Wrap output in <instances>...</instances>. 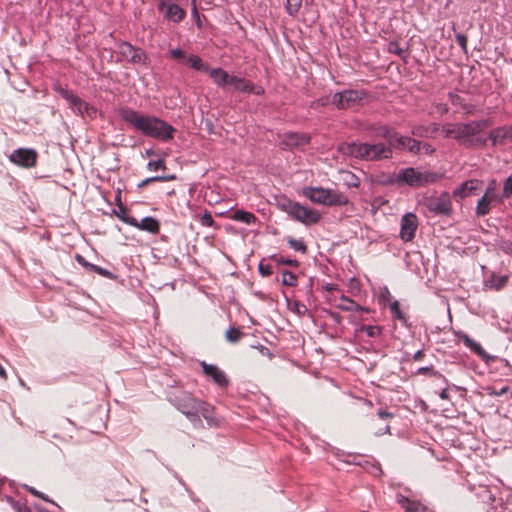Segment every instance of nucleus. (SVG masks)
Here are the masks:
<instances>
[{"label":"nucleus","mask_w":512,"mask_h":512,"mask_svg":"<svg viewBox=\"0 0 512 512\" xmlns=\"http://www.w3.org/2000/svg\"><path fill=\"white\" fill-rule=\"evenodd\" d=\"M119 116L133 129L162 142L174 138L175 128L166 121L152 115L143 114L132 108H121Z\"/></svg>","instance_id":"obj_1"},{"label":"nucleus","mask_w":512,"mask_h":512,"mask_svg":"<svg viewBox=\"0 0 512 512\" xmlns=\"http://www.w3.org/2000/svg\"><path fill=\"white\" fill-rule=\"evenodd\" d=\"M338 150L359 160L379 161L392 157V148L384 143H342Z\"/></svg>","instance_id":"obj_2"},{"label":"nucleus","mask_w":512,"mask_h":512,"mask_svg":"<svg viewBox=\"0 0 512 512\" xmlns=\"http://www.w3.org/2000/svg\"><path fill=\"white\" fill-rule=\"evenodd\" d=\"M491 124L489 119L471 121L469 123L446 124L442 127V132L446 138H454L460 142H470L471 137L491 126Z\"/></svg>","instance_id":"obj_3"},{"label":"nucleus","mask_w":512,"mask_h":512,"mask_svg":"<svg viewBox=\"0 0 512 512\" xmlns=\"http://www.w3.org/2000/svg\"><path fill=\"white\" fill-rule=\"evenodd\" d=\"M278 207L291 215L295 220L305 224L312 225L319 222L321 215L318 211L302 206L297 202L287 199L284 194L281 197L275 196Z\"/></svg>","instance_id":"obj_4"},{"label":"nucleus","mask_w":512,"mask_h":512,"mask_svg":"<svg viewBox=\"0 0 512 512\" xmlns=\"http://www.w3.org/2000/svg\"><path fill=\"white\" fill-rule=\"evenodd\" d=\"M440 178L441 176L435 172L421 171L411 167L400 170L396 176L398 182L406 183L413 188L434 183Z\"/></svg>","instance_id":"obj_5"},{"label":"nucleus","mask_w":512,"mask_h":512,"mask_svg":"<svg viewBox=\"0 0 512 512\" xmlns=\"http://www.w3.org/2000/svg\"><path fill=\"white\" fill-rule=\"evenodd\" d=\"M366 95L363 90L348 89L335 93L332 96L331 103L340 110L351 109L361 105Z\"/></svg>","instance_id":"obj_6"},{"label":"nucleus","mask_w":512,"mask_h":512,"mask_svg":"<svg viewBox=\"0 0 512 512\" xmlns=\"http://www.w3.org/2000/svg\"><path fill=\"white\" fill-rule=\"evenodd\" d=\"M200 401L201 400L194 398L188 392H180L173 399V403L177 409L185 414L190 420H192L193 417H197V407H199Z\"/></svg>","instance_id":"obj_7"},{"label":"nucleus","mask_w":512,"mask_h":512,"mask_svg":"<svg viewBox=\"0 0 512 512\" xmlns=\"http://www.w3.org/2000/svg\"><path fill=\"white\" fill-rule=\"evenodd\" d=\"M117 52L122 59L132 64H145L147 60V55L141 48L134 47L126 41L117 44Z\"/></svg>","instance_id":"obj_8"},{"label":"nucleus","mask_w":512,"mask_h":512,"mask_svg":"<svg viewBox=\"0 0 512 512\" xmlns=\"http://www.w3.org/2000/svg\"><path fill=\"white\" fill-rule=\"evenodd\" d=\"M421 204L425 206L430 212L435 214L448 215L451 211V201L448 194L431 195L425 197Z\"/></svg>","instance_id":"obj_9"},{"label":"nucleus","mask_w":512,"mask_h":512,"mask_svg":"<svg viewBox=\"0 0 512 512\" xmlns=\"http://www.w3.org/2000/svg\"><path fill=\"white\" fill-rule=\"evenodd\" d=\"M157 9L163 14L164 19L169 22L180 23L186 17V11L172 0L160 1Z\"/></svg>","instance_id":"obj_10"},{"label":"nucleus","mask_w":512,"mask_h":512,"mask_svg":"<svg viewBox=\"0 0 512 512\" xmlns=\"http://www.w3.org/2000/svg\"><path fill=\"white\" fill-rule=\"evenodd\" d=\"M37 152L31 148H18L9 155V160L22 168H32L37 162Z\"/></svg>","instance_id":"obj_11"},{"label":"nucleus","mask_w":512,"mask_h":512,"mask_svg":"<svg viewBox=\"0 0 512 512\" xmlns=\"http://www.w3.org/2000/svg\"><path fill=\"white\" fill-rule=\"evenodd\" d=\"M311 202L323 207L343 206L349 203L346 194H308Z\"/></svg>","instance_id":"obj_12"},{"label":"nucleus","mask_w":512,"mask_h":512,"mask_svg":"<svg viewBox=\"0 0 512 512\" xmlns=\"http://www.w3.org/2000/svg\"><path fill=\"white\" fill-rule=\"evenodd\" d=\"M418 228L417 216L413 213H406L401 219L400 237L405 242H410L414 239L416 230Z\"/></svg>","instance_id":"obj_13"},{"label":"nucleus","mask_w":512,"mask_h":512,"mask_svg":"<svg viewBox=\"0 0 512 512\" xmlns=\"http://www.w3.org/2000/svg\"><path fill=\"white\" fill-rule=\"evenodd\" d=\"M201 366L203 368L204 374L211 378L219 387H227L229 384V380L223 370H221L218 366L213 364H208L206 362H202Z\"/></svg>","instance_id":"obj_14"},{"label":"nucleus","mask_w":512,"mask_h":512,"mask_svg":"<svg viewBox=\"0 0 512 512\" xmlns=\"http://www.w3.org/2000/svg\"><path fill=\"white\" fill-rule=\"evenodd\" d=\"M126 224L152 234H158L160 231V223L153 217H145L141 221H138L136 218L128 219L126 220Z\"/></svg>","instance_id":"obj_15"},{"label":"nucleus","mask_w":512,"mask_h":512,"mask_svg":"<svg viewBox=\"0 0 512 512\" xmlns=\"http://www.w3.org/2000/svg\"><path fill=\"white\" fill-rule=\"evenodd\" d=\"M310 142V136L304 133L290 132L286 133L281 142L282 146L287 149L303 147Z\"/></svg>","instance_id":"obj_16"},{"label":"nucleus","mask_w":512,"mask_h":512,"mask_svg":"<svg viewBox=\"0 0 512 512\" xmlns=\"http://www.w3.org/2000/svg\"><path fill=\"white\" fill-rule=\"evenodd\" d=\"M229 85L238 92L254 93L256 95L264 93L262 88L256 90L254 84L251 81L234 75H231Z\"/></svg>","instance_id":"obj_17"},{"label":"nucleus","mask_w":512,"mask_h":512,"mask_svg":"<svg viewBox=\"0 0 512 512\" xmlns=\"http://www.w3.org/2000/svg\"><path fill=\"white\" fill-rule=\"evenodd\" d=\"M489 139L493 145H504L512 142V125L493 129L489 134Z\"/></svg>","instance_id":"obj_18"},{"label":"nucleus","mask_w":512,"mask_h":512,"mask_svg":"<svg viewBox=\"0 0 512 512\" xmlns=\"http://www.w3.org/2000/svg\"><path fill=\"white\" fill-rule=\"evenodd\" d=\"M400 149V150H408L409 152H412L414 154H418L421 152V142L405 136H400L398 134L394 145L392 148Z\"/></svg>","instance_id":"obj_19"},{"label":"nucleus","mask_w":512,"mask_h":512,"mask_svg":"<svg viewBox=\"0 0 512 512\" xmlns=\"http://www.w3.org/2000/svg\"><path fill=\"white\" fill-rule=\"evenodd\" d=\"M200 415H202L209 425H218V420L214 414V408L208 403L200 401L199 407H197V417H193L191 421L199 420Z\"/></svg>","instance_id":"obj_20"},{"label":"nucleus","mask_w":512,"mask_h":512,"mask_svg":"<svg viewBox=\"0 0 512 512\" xmlns=\"http://www.w3.org/2000/svg\"><path fill=\"white\" fill-rule=\"evenodd\" d=\"M458 338L464 343L466 347H468L472 352H474L477 356H479L483 360H487L489 355L483 349V347L471 339L467 334L460 333L458 334Z\"/></svg>","instance_id":"obj_21"},{"label":"nucleus","mask_w":512,"mask_h":512,"mask_svg":"<svg viewBox=\"0 0 512 512\" xmlns=\"http://www.w3.org/2000/svg\"><path fill=\"white\" fill-rule=\"evenodd\" d=\"M208 75L220 88H225L227 85H229L231 75L222 68H212Z\"/></svg>","instance_id":"obj_22"},{"label":"nucleus","mask_w":512,"mask_h":512,"mask_svg":"<svg viewBox=\"0 0 512 512\" xmlns=\"http://www.w3.org/2000/svg\"><path fill=\"white\" fill-rule=\"evenodd\" d=\"M335 306L343 311H349V312H356L361 311L363 308L357 304L354 300L350 299L349 297H346L342 295L339 298V302H337V299H334Z\"/></svg>","instance_id":"obj_23"},{"label":"nucleus","mask_w":512,"mask_h":512,"mask_svg":"<svg viewBox=\"0 0 512 512\" xmlns=\"http://www.w3.org/2000/svg\"><path fill=\"white\" fill-rule=\"evenodd\" d=\"M186 63L191 67L192 69L196 71H201L209 74V71L212 69L209 67L207 63H205L201 57L198 55L191 54L187 57Z\"/></svg>","instance_id":"obj_24"},{"label":"nucleus","mask_w":512,"mask_h":512,"mask_svg":"<svg viewBox=\"0 0 512 512\" xmlns=\"http://www.w3.org/2000/svg\"><path fill=\"white\" fill-rule=\"evenodd\" d=\"M398 503L407 512H420V511H424L426 509L419 501L410 500L404 496H401L399 498Z\"/></svg>","instance_id":"obj_25"},{"label":"nucleus","mask_w":512,"mask_h":512,"mask_svg":"<svg viewBox=\"0 0 512 512\" xmlns=\"http://www.w3.org/2000/svg\"><path fill=\"white\" fill-rule=\"evenodd\" d=\"M115 201L117 204V208L113 209V214L118 217L121 221L126 223V220L133 219L134 217H131L128 215V209L127 207L122 203L121 200V194L115 195Z\"/></svg>","instance_id":"obj_26"},{"label":"nucleus","mask_w":512,"mask_h":512,"mask_svg":"<svg viewBox=\"0 0 512 512\" xmlns=\"http://www.w3.org/2000/svg\"><path fill=\"white\" fill-rule=\"evenodd\" d=\"M484 182L478 179H471L465 181L461 184V186L456 189L454 192H474L477 190L484 189Z\"/></svg>","instance_id":"obj_27"},{"label":"nucleus","mask_w":512,"mask_h":512,"mask_svg":"<svg viewBox=\"0 0 512 512\" xmlns=\"http://www.w3.org/2000/svg\"><path fill=\"white\" fill-rule=\"evenodd\" d=\"M230 218L232 220H235L238 222H243L248 225L255 223L257 220L256 216L253 213L243 211V210H237V211L233 212L230 215Z\"/></svg>","instance_id":"obj_28"},{"label":"nucleus","mask_w":512,"mask_h":512,"mask_svg":"<svg viewBox=\"0 0 512 512\" xmlns=\"http://www.w3.org/2000/svg\"><path fill=\"white\" fill-rule=\"evenodd\" d=\"M493 200V194H483V197L478 201L477 214L486 215L490 211V204Z\"/></svg>","instance_id":"obj_29"},{"label":"nucleus","mask_w":512,"mask_h":512,"mask_svg":"<svg viewBox=\"0 0 512 512\" xmlns=\"http://www.w3.org/2000/svg\"><path fill=\"white\" fill-rule=\"evenodd\" d=\"M379 135L382 136L383 138H385L388 141L387 145L392 148V146L394 145V142L398 136V133L393 131L392 129H390L387 126H383L379 129Z\"/></svg>","instance_id":"obj_30"},{"label":"nucleus","mask_w":512,"mask_h":512,"mask_svg":"<svg viewBox=\"0 0 512 512\" xmlns=\"http://www.w3.org/2000/svg\"><path fill=\"white\" fill-rule=\"evenodd\" d=\"M243 332L240 328L231 327L225 333V338L230 343H237L243 337Z\"/></svg>","instance_id":"obj_31"},{"label":"nucleus","mask_w":512,"mask_h":512,"mask_svg":"<svg viewBox=\"0 0 512 512\" xmlns=\"http://www.w3.org/2000/svg\"><path fill=\"white\" fill-rule=\"evenodd\" d=\"M287 243L290 248L294 249L295 251L301 252L303 254L307 253L308 248L303 240L288 237Z\"/></svg>","instance_id":"obj_32"},{"label":"nucleus","mask_w":512,"mask_h":512,"mask_svg":"<svg viewBox=\"0 0 512 512\" xmlns=\"http://www.w3.org/2000/svg\"><path fill=\"white\" fill-rule=\"evenodd\" d=\"M490 287L495 290H501L508 282L507 276H492L490 279Z\"/></svg>","instance_id":"obj_33"},{"label":"nucleus","mask_w":512,"mask_h":512,"mask_svg":"<svg viewBox=\"0 0 512 512\" xmlns=\"http://www.w3.org/2000/svg\"><path fill=\"white\" fill-rule=\"evenodd\" d=\"M282 284L285 286L294 287L297 285V276L290 271H283L282 273Z\"/></svg>","instance_id":"obj_34"},{"label":"nucleus","mask_w":512,"mask_h":512,"mask_svg":"<svg viewBox=\"0 0 512 512\" xmlns=\"http://www.w3.org/2000/svg\"><path fill=\"white\" fill-rule=\"evenodd\" d=\"M390 310H391L392 316L394 318H396V319H398L400 321H403V322L406 321L405 314L401 311L400 303L397 300L393 301L390 304Z\"/></svg>","instance_id":"obj_35"},{"label":"nucleus","mask_w":512,"mask_h":512,"mask_svg":"<svg viewBox=\"0 0 512 512\" xmlns=\"http://www.w3.org/2000/svg\"><path fill=\"white\" fill-rule=\"evenodd\" d=\"M303 0H287L286 9L291 16H295L302 6Z\"/></svg>","instance_id":"obj_36"},{"label":"nucleus","mask_w":512,"mask_h":512,"mask_svg":"<svg viewBox=\"0 0 512 512\" xmlns=\"http://www.w3.org/2000/svg\"><path fill=\"white\" fill-rule=\"evenodd\" d=\"M418 374H421V375L430 374L431 376L442 379L445 383H447V379L439 372L434 371L432 367H421L418 369Z\"/></svg>","instance_id":"obj_37"},{"label":"nucleus","mask_w":512,"mask_h":512,"mask_svg":"<svg viewBox=\"0 0 512 512\" xmlns=\"http://www.w3.org/2000/svg\"><path fill=\"white\" fill-rule=\"evenodd\" d=\"M412 134L417 137H426L427 138L430 136V127L423 126V125L415 126L412 129Z\"/></svg>","instance_id":"obj_38"},{"label":"nucleus","mask_w":512,"mask_h":512,"mask_svg":"<svg viewBox=\"0 0 512 512\" xmlns=\"http://www.w3.org/2000/svg\"><path fill=\"white\" fill-rule=\"evenodd\" d=\"M388 51L400 57H405V55L407 54V51L401 48L397 42H390L388 45Z\"/></svg>","instance_id":"obj_39"},{"label":"nucleus","mask_w":512,"mask_h":512,"mask_svg":"<svg viewBox=\"0 0 512 512\" xmlns=\"http://www.w3.org/2000/svg\"><path fill=\"white\" fill-rule=\"evenodd\" d=\"M258 269H259L260 274L264 277H268V276L272 275V273H273L272 265L269 263H265L264 261H261L259 263Z\"/></svg>","instance_id":"obj_40"},{"label":"nucleus","mask_w":512,"mask_h":512,"mask_svg":"<svg viewBox=\"0 0 512 512\" xmlns=\"http://www.w3.org/2000/svg\"><path fill=\"white\" fill-rule=\"evenodd\" d=\"M343 175V180L349 185V186H352V187H357L358 186V178L352 174L351 172H343L342 173Z\"/></svg>","instance_id":"obj_41"},{"label":"nucleus","mask_w":512,"mask_h":512,"mask_svg":"<svg viewBox=\"0 0 512 512\" xmlns=\"http://www.w3.org/2000/svg\"><path fill=\"white\" fill-rule=\"evenodd\" d=\"M363 330L366 332L369 337H378L381 335L382 329L379 326L368 325L363 327Z\"/></svg>","instance_id":"obj_42"},{"label":"nucleus","mask_w":512,"mask_h":512,"mask_svg":"<svg viewBox=\"0 0 512 512\" xmlns=\"http://www.w3.org/2000/svg\"><path fill=\"white\" fill-rule=\"evenodd\" d=\"M169 56L172 58V59H175L177 61H183V62H186V59L187 57L185 56V53L182 49L180 48H175V49H172L169 53Z\"/></svg>","instance_id":"obj_43"},{"label":"nucleus","mask_w":512,"mask_h":512,"mask_svg":"<svg viewBox=\"0 0 512 512\" xmlns=\"http://www.w3.org/2000/svg\"><path fill=\"white\" fill-rule=\"evenodd\" d=\"M59 93L61 95L62 98H64L68 104L70 105L73 101L76 100V98L78 97L77 95H75L73 93V91L71 90H68V89H60L59 90Z\"/></svg>","instance_id":"obj_44"},{"label":"nucleus","mask_w":512,"mask_h":512,"mask_svg":"<svg viewBox=\"0 0 512 512\" xmlns=\"http://www.w3.org/2000/svg\"><path fill=\"white\" fill-rule=\"evenodd\" d=\"M89 269L101 276H104V277H107V278H112V273L100 266H97V265H94V264H90L89 265Z\"/></svg>","instance_id":"obj_45"},{"label":"nucleus","mask_w":512,"mask_h":512,"mask_svg":"<svg viewBox=\"0 0 512 512\" xmlns=\"http://www.w3.org/2000/svg\"><path fill=\"white\" fill-rule=\"evenodd\" d=\"M273 259L275 261H277L279 264H285V265L294 266V267H297L299 265V262L297 260L287 259V258H284L283 256L274 255Z\"/></svg>","instance_id":"obj_46"},{"label":"nucleus","mask_w":512,"mask_h":512,"mask_svg":"<svg viewBox=\"0 0 512 512\" xmlns=\"http://www.w3.org/2000/svg\"><path fill=\"white\" fill-rule=\"evenodd\" d=\"M456 41L463 50V52L467 53L468 47H467V36L462 33L456 34Z\"/></svg>","instance_id":"obj_47"},{"label":"nucleus","mask_w":512,"mask_h":512,"mask_svg":"<svg viewBox=\"0 0 512 512\" xmlns=\"http://www.w3.org/2000/svg\"><path fill=\"white\" fill-rule=\"evenodd\" d=\"M75 113H77L81 116H85V115L91 116V113H95V110L87 102L84 101V106H82L81 108H78Z\"/></svg>","instance_id":"obj_48"},{"label":"nucleus","mask_w":512,"mask_h":512,"mask_svg":"<svg viewBox=\"0 0 512 512\" xmlns=\"http://www.w3.org/2000/svg\"><path fill=\"white\" fill-rule=\"evenodd\" d=\"M200 222L203 226L211 227L214 224V220L210 213H204L201 216Z\"/></svg>","instance_id":"obj_49"},{"label":"nucleus","mask_w":512,"mask_h":512,"mask_svg":"<svg viewBox=\"0 0 512 512\" xmlns=\"http://www.w3.org/2000/svg\"><path fill=\"white\" fill-rule=\"evenodd\" d=\"M148 168L151 171H157L160 168H164V161L162 159H158L155 161H150L148 163Z\"/></svg>","instance_id":"obj_50"},{"label":"nucleus","mask_w":512,"mask_h":512,"mask_svg":"<svg viewBox=\"0 0 512 512\" xmlns=\"http://www.w3.org/2000/svg\"><path fill=\"white\" fill-rule=\"evenodd\" d=\"M329 98L328 97H322L314 102H312L311 104V107L312 108H318L320 106H326L328 103H329Z\"/></svg>","instance_id":"obj_51"},{"label":"nucleus","mask_w":512,"mask_h":512,"mask_svg":"<svg viewBox=\"0 0 512 512\" xmlns=\"http://www.w3.org/2000/svg\"><path fill=\"white\" fill-rule=\"evenodd\" d=\"M28 492L44 501H49V499L40 491L36 490L34 487H28Z\"/></svg>","instance_id":"obj_52"},{"label":"nucleus","mask_w":512,"mask_h":512,"mask_svg":"<svg viewBox=\"0 0 512 512\" xmlns=\"http://www.w3.org/2000/svg\"><path fill=\"white\" fill-rule=\"evenodd\" d=\"M498 188V183L495 179L489 181L487 186L484 189V192H495Z\"/></svg>","instance_id":"obj_53"},{"label":"nucleus","mask_w":512,"mask_h":512,"mask_svg":"<svg viewBox=\"0 0 512 512\" xmlns=\"http://www.w3.org/2000/svg\"><path fill=\"white\" fill-rule=\"evenodd\" d=\"M69 106L74 112H76L78 108L84 106V101L80 97H77Z\"/></svg>","instance_id":"obj_54"},{"label":"nucleus","mask_w":512,"mask_h":512,"mask_svg":"<svg viewBox=\"0 0 512 512\" xmlns=\"http://www.w3.org/2000/svg\"><path fill=\"white\" fill-rule=\"evenodd\" d=\"M502 192H512V174L506 178Z\"/></svg>","instance_id":"obj_55"},{"label":"nucleus","mask_w":512,"mask_h":512,"mask_svg":"<svg viewBox=\"0 0 512 512\" xmlns=\"http://www.w3.org/2000/svg\"><path fill=\"white\" fill-rule=\"evenodd\" d=\"M507 391H508V387L507 386L503 387L499 391H496L494 388H489V395H491V396H501V395L507 393Z\"/></svg>","instance_id":"obj_56"},{"label":"nucleus","mask_w":512,"mask_h":512,"mask_svg":"<svg viewBox=\"0 0 512 512\" xmlns=\"http://www.w3.org/2000/svg\"><path fill=\"white\" fill-rule=\"evenodd\" d=\"M421 151H423L425 154L430 155L434 153L435 149L430 144L421 142Z\"/></svg>","instance_id":"obj_57"},{"label":"nucleus","mask_w":512,"mask_h":512,"mask_svg":"<svg viewBox=\"0 0 512 512\" xmlns=\"http://www.w3.org/2000/svg\"><path fill=\"white\" fill-rule=\"evenodd\" d=\"M302 192H317V193H320V192H331L329 189H324V188H321V187H308V188H304Z\"/></svg>","instance_id":"obj_58"},{"label":"nucleus","mask_w":512,"mask_h":512,"mask_svg":"<svg viewBox=\"0 0 512 512\" xmlns=\"http://www.w3.org/2000/svg\"><path fill=\"white\" fill-rule=\"evenodd\" d=\"M378 416L380 419H383V420H386V419H390L393 417V414L386 411V410H379L378 411Z\"/></svg>","instance_id":"obj_59"},{"label":"nucleus","mask_w":512,"mask_h":512,"mask_svg":"<svg viewBox=\"0 0 512 512\" xmlns=\"http://www.w3.org/2000/svg\"><path fill=\"white\" fill-rule=\"evenodd\" d=\"M501 249L507 253L512 255V242H504L501 246Z\"/></svg>","instance_id":"obj_60"},{"label":"nucleus","mask_w":512,"mask_h":512,"mask_svg":"<svg viewBox=\"0 0 512 512\" xmlns=\"http://www.w3.org/2000/svg\"><path fill=\"white\" fill-rule=\"evenodd\" d=\"M166 178L165 177H153V178H149V179H146L144 181H142L141 183L138 184V187H143L147 182H152V181H163L165 180Z\"/></svg>","instance_id":"obj_61"},{"label":"nucleus","mask_w":512,"mask_h":512,"mask_svg":"<svg viewBox=\"0 0 512 512\" xmlns=\"http://www.w3.org/2000/svg\"><path fill=\"white\" fill-rule=\"evenodd\" d=\"M294 306H295V310L298 314H302L307 310L306 306L303 304H300L299 302H295Z\"/></svg>","instance_id":"obj_62"},{"label":"nucleus","mask_w":512,"mask_h":512,"mask_svg":"<svg viewBox=\"0 0 512 512\" xmlns=\"http://www.w3.org/2000/svg\"><path fill=\"white\" fill-rule=\"evenodd\" d=\"M386 433H390V426L386 424L383 428H379L376 432L377 435H384Z\"/></svg>","instance_id":"obj_63"},{"label":"nucleus","mask_w":512,"mask_h":512,"mask_svg":"<svg viewBox=\"0 0 512 512\" xmlns=\"http://www.w3.org/2000/svg\"><path fill=\"white\" fill-rule=\"evenodd\" d=\"M423 357H424V351H422V350H418V351L413 355V360H414V361H420Z\"/></svg>","instance_id":"obj_64"}]
</instances>
